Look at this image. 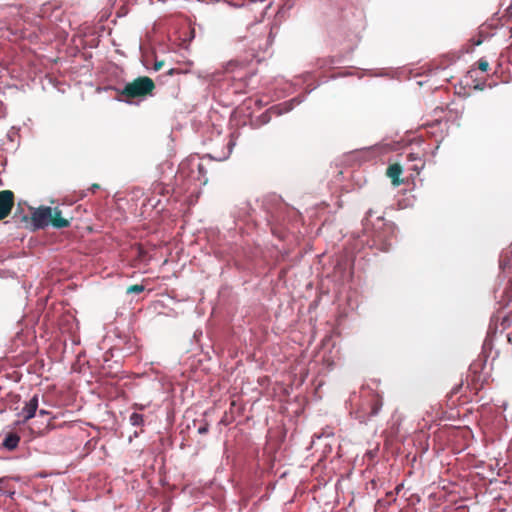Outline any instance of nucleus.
I'll return each instance as SVG.
<instances>
[{
    "label": "nucleus",
    "mask_w": 512,
    "mask_h": 512,
    "mask_svg": "<svg viewBox=\"0 0 512 512\" xmlns=\"http://www.w3.org/2000/svg\"><path fill=\"white\" fill-rule=\"evenodd\" d=\"M155 85L149 77H138L132 82L126 83L121 89V95L124 97L121 101L132 104V98H145L152 94Z\"/></svg>",
    "instance_id": "nucleus-1"
},
{
    "label": "nucleus",
    "mask_w": 512,
    "mask_h": 512,
    "mask_svg": "<svg viewBox=\"0 0 512 512\" xmlns=\"http://www.w3.org/2000/svg\"><path fill=\"white\" fill-rule=\"evenodd\" d=\"M499 305L501 309H509L505 314L499 312L496 319H501V326L504 329L512 324V281L509 280L507 286L501 291Z\"/></svg>",
    "instance_id": "nucleus-2"
},
{
    "label": "nucleus",
    "mask_w": 512,
    "mask_h": 512,
    "mask_svg": "<svg viewBox=\"0 0 512 512\" xmlns=\"http://www.w3.org/2000/svg\"><path fill=\"white\" fill-rule=\"evenodd\" d=\"M52 208L48 206H41L32 212L31 220L35 230L44 229L51 224L52 221Z\"/></svg>",
    "instance_id": "nucleus-3"
},
{
    "label": "nucleus",
    "mask_w": 512,
    "mask_h": 512,
    "mask_svg": "<svg viewBox=\"0 0 512 512\" xmlns=\"http://www.w3.org/2000/svg\"><path fill=\"white\" fill-rule=\"evenodd\" d=\"M305 101V96L303 95H297L293 97L292 99H289L287 101H284L278 105H274L270 107V110L273 114L277 116H281L283 114L289 113L292 111L296 106L300 105Z\"/></svg>",
    "instance_id": "nucleus-4"
},
{
    "label": "nucleus",
    "mask_w": 512,
    "mask_h": 512,
    "mask_svg": "<svg viewBox=\"0 0 512 512\" xmlns=\"http://www.w3.org/2000/svg\"><path fill=\"white\" fill-rule=\"evenodd\" d=\"M14 194L10 190L0 192V220L4 219L13 207Z\"/></svg>",
    "instance_id": "nucleus-5"
},
{
    "label": "nucleus",
    "mask_w": 512,
    "mask_h": 512,
    "mask_svg": "<svg viewBox=\"0 0 512 512\" xmlns=\"http://www.w3.org/2000/svg\"><path fill=\"white\" fill-rule=\"evenodd\" d=\"M38 404L39 398L37 394L33 395L31 399L25 403L24 407L18 414L23 418V422L32 419L36 415Z\"/></svg>",
    "instance_id": "nucleus-6"
},
{
    "label": "nucleus",
    "mask_w": 512,
    "mask_h": 512,
    "mask_svg": "<svg viewBox=\"0 0 512 512\" xmlns=\"http://www.w3.org/2000/svg\"><path fill=\"white\" fill-rule=\"evenodd\" d=\"M372 213L373 211L370 209L367 212V216L362 220L363 230L367 235L373 237L375 242H381L383 240V233L378 230L371 231L374 225L371 224L369 217L372 216Z\"/></svg>",
    "instance_id": "nucleus-7"
},
{
    "label": "nucleus",
    "mask_w": 512,
    "mask_h": 512,
    "mask_svg": "<svg viewBox=\"0 0 512 512\" xmlns=\"http://www.w3.org/2000/svg\"><path fill=\"white\" fill-rule=\"evenodd\" d=\"M51 225L56 229L66 228L70 226V220L62 216V210L59 207L52 208Z\"/></svg>",
    "instance_id": "nucleus-8"
},
{
    "label": "nucleus",
    "mask_w": 512,
    "mask_h": 512,
    "mask_svg": "<svg viewBox=\"0 0 512 512\" xmlns=\"http://www.w3.org/2000/svg\"><path fill=\"white\" fill-rule=\"evenodd\" d=\"M271 114H273V113L269 108L262 114L251 118L249 121V126L252 129H259L260 127L268 124L271 121Z\"/></svg>",
    "instance_id": "nucleus-9"
},
{
    "label": "nucleus",
    "mask_w": 512,
    "mask_h": 512,
    "mask_svg": "<svg viewBox=\"0 0 512 512\" xmlns=\"http://www.w3.org/2000/svg\"><path fill=\"white\" fill-rule=\"evenodd\" d=\"M19 442H20L19 435L17 433L10 432L5 435L3 442H2V446L7 450L12 451L18 447Z\"/></svg>",
    "instance_id": "nucleus-10"
},
{
    "label": "nucleus",
    "mask_w": 512,
    "mask_h": 512,
    "mask_svg": "<svg viewBox=\"0 0 512 512\" xmlns=\"http://www.w3.org/2000/svg\"><path fill=\"white\" fill-rule=\"evenodd\" d=\"M235 143L230 140L228 143H227V150L222 152L220 155H213V154H208L207 156L211 159H214V160H217V161H224L226 159L229 158L231 152H232V149L234 147Z\"/></svg>",
    "instance_id": "nucleus-11"
},
{
    "label": "nucleus",
    "mask_w": 512,
    "mask_h": 512,
    "mask_svg": "<svg viewBox=\"0 0 512 512\" xmlns=\"http://www.w3.org/2000/svg\"><path fill=\"white\" fill-rule=\"evenodd\" d=\"M401 172H402V168L400 165L393 164V165L389 166V168L387 170V174L390 178H392L394 185L399 184L398 177L401 174Z\"/></svg>",
    "instance_id": "nucleus-12"
},
{
    "label": "nucleus",
    "mask_w": 512,
    "mask_h": 512,
    "mask_svg": "<svg viewBox=\"0 0 512 512\" xmlns=\"http://www.w3.org/2000/svg\"><path fill=\"white\" fill-rule=\"evenodd\" d=\"M129 423L134 427H142L144 426V416L143 414L133 412L129 416Z\"/></svg>",
    "instance_id": "nucleus-13"
},
{
    "label": "nucleus",
    "mask_w": 512,
    "mask_h": 512,
    "mask_svg": "<svg viewBox=\"0 0 512 512\" xmlns=\"http://www.w3.org/2000/svg\"><path fill=\"white\" fill-rule=\"evenodd\" d=\"M512 260L508 258V251H503L499 259V267L501 270H505L511 265Z\"/></svg>",
    "instance_id": "nucleus-14"
},
{
    "label": "nucleus",
    "mask_w": 512,
    "mask_h": 512,
    "mask_svg": "<svg viewBox=\"0 0 512 512\" xmlns=\"http://www.w3.org/2000/svg\"><path fill=\"white\" fill-rule=\"evenodd\" d=\"M381 408H382V402L381 401H375L372 404V408H371V411H370L369 415L371 417L377 416L379 414Z\"/></svg>",
    "instance_id": "nucleus-15"
},
{
    "label": "nucleus",
    "mask_w": 512,
    "mask_h": 512,
    "mask_svg": "<svg viewBox=\"0 0 512 512\" xmlns=\"http://www.w3.org/2000/svg\"><path fill=\"white\" fill-rule=\"evenodd\" d=\"M142 291H144L143 285L137 284V285H132L127 288V294H138V293H141Z\"/></svg>",
    "instance_id": "nucleus-16"
},
{
    "label": "nucleus",
    "mask_w": 512,
    "mask_h": 512,
    "mask_svg": "<svg viewBox=\"0 0 512 512\" xmlns=\"http://www.w3.org/2000/svg\"><path fill=\"white\" fill-rule=\"evenodd\" d=\"M501 6H502V7H503V6H506V7H505V11H506L508 14L512 15V0H502V2H501Z\"/></svg>",
    "instance_id": "nucleus-17"
},
{
    "label": "nucleus",
    "mask_w": 512,
    "mask_h": 512,
    "mask_svg": "<svg viewBox=\"0 0 512 512\" xmlns=\"http://www.w3.org/2000/svg\"><path fill=\"white\" fill-rule=\"evenodd\" d=\"M479 69L483 72H486L489 68V63L486 60L480 59L479 60Z\"/></svg>",
    "instance_id": "nucleus-18"
},
{
    "label": "nucleus",
    "mask_w": 512,
    "mask_h": 512,
    "mask_svg": "<svg viewBox=\"0 0 512 512\" xmlns=\"http://www.w3.org/2000/svg\"><path fill=\"white\" fill-rule=\"evenodd\" d=\"M208 431H209V425H208V423H204V424H203V425H201V426L198 428V430H197V432H198L199 434H206V433H208Z\"/></svg>",
    "instance_id": "nucleus-19"
},
{
    "label": "nucleus",
    "mask_w": 512,
    "mask_h": 512,
    "mask_svg": "<svg viewBox=\"0 0 512 512\" xmlns=\"http://www.w3.org/2000/svg\"><path fill=\"white\" fill-rule=\"evenodd\" d=\"M195 166L197 167L199 175L204 177L205 173H206V170H205L204 166L201 163H199V162H197L195 164Z\"/></svg>",
    "instance_id": "nucleus-20"
},
{
    "label": "nucleus",
    "mask_w": 512,
    "mask_h": 512,
    "mask_svg": "<svg viewBox=\"0 0 512 512\" xmlns=\"http://www.w3.org/2000/svg\"><path fill=\"white\" fill-rule=\"evenodd\" d=\"M163 65H164L163 61H159V60L155 59L154 65H153V70L159 71L163 67Z\"/></svg>",
    "instance_id": "nucleus-21"
},
{
    "label": "nucleus",
    "mask_w": 512,
    "mask_h": 512,
    "mask_svg": "<svg viewBox=\"0 0 512 512\" xmlns=\"http://www.w3.org/2000/svg\"><path fill=\"white\" fill-rule=\"evenodd\" d=\"M48 6H49V4H48V3H45V4H43V5L41 6V8H40V10H39V15H40L41 17L46 16V10H47Z\"/></svg>",
    "instance_id": "nucleus-22"
},
{
    "label": "nucleus",
    "mask_w": 512,
    "mask_h": 512,
    "mask_svg": "<svg viewBox=\"0 0 512 512\" xmlns=\"http://www.w3.org/2000/svg\"><path fill=\"white\" fill-rule=\"evenodd\" d=\"M250 48L252 50H255L256 48H261V44H257L256 41L253 39L250 41Z\"/></svg>",
    "instance_id": "nucleus-23"
},
{
    "label": "nucleus",
    "mask_w": 512,
    "mask_h": 512,
    "mask_svg": "<svg viewBox=\"0 0 512 512\" xmlns=\"http://www.w3.org/2000/svg\"><path fill=\"white\" fill-rule=\"evenodd\" d=\"M372 149H373V147L363 148V149L359 150L357 153H359V154H369L372 151Z\"/></svg>",
    "instance_id": "nucleus-24"
},
{
    "label": "nucleus",
    "mask_w": 512,
    "mask_h": 512,
    "mask_svg": "<svg viewBox=\"0 0 512 512\" xmlns=\"http://www.w3.org/2000/svg\"><path fill=\"white\" fill-rule=\"evenodd\" d=\"M423 168H424V163L423 162H421L420 165L416 164V165L412 166V169L417 171V172L421 171Z\"/></svg>",
    "instance_id": "nucleus-25"
},
{
    "label": "nucleus",
    "mask_w": 512,
    "mask_h": 512,
    "mask_svg": "<svg viewBox=\"0 0 512 512\" xmlns=\"http://www.w3.org/2000/svg\"><path fill=\"white\" fill-rule=\"evenodd\" d=\"M494 328H493V319L491 320V323L489 325V328H488V332H487V337H491V334L494 333Z\"/></svg>",
    "instance_id": "nucleus-26"
},
{
    "label": "nucleus",
    "mask_w": 512,
    "mask_h": 512,
    "mask_svg": "<svg viewBox=\"0 0 512 512\" xmlns=\"http://www.w3.org/2000/svg\"><path fill=\"white\" fill-rule=\"evenodd\" d=\"M8 9L10 10V13H11V14H16V13H18V12H19L18 7H17V6H15V5H11V6H9V7H8Z\"/></svg>",
    "instance_id": "nucleus-27"
},
{
    "label": "nucleus",
    "mask_w": 512,
    "mask_h": 512,
    "mask_svg": "<svg viewBox=\"0 0 512 512\" xmlns=\"http://www.w3.org/2000/svg\"><path fill=\"white\" fill-rule=\"evenodd\" d=\"M100 188V186L98 184H93L89 190H91L93 193H95L98 189Z\"/></svg>",
    "instance_id": "nucleus-28"
},
{
    "label": "nucleus",
    "mask_w": 512,
    "mask_h": 512,
    "mask_svg": "<svg viewBox=\"0 0 512 512\" xmlns=\"http://www.w3.org/2000/svg\"><path fill=\"white\" fill-rule=\"evenodd\" d=\"M47 414H49V412H48V411H46V410H44V409H40V410H39V416H45V415H47Z\"/></svg>",
    "instance_id": "nucleus-29"
},
{
    "label": "nucleus",
    "mask_w": 512,
    "mask_h": 512,
    "mask_svg": "<svg viewBox=\"0 0 512 512\" xmlns=\"http://www.w3.org/2000/svg\"><path fill=\"white\" fill-rule=\"evenodd\" d=\"M174 73H176V69H175V68H170V69L167 71V74H168V75H173Z\"/></svg>",
    "instance_id": "nucleus-30"
},
{
    "label": "nucleus",
    "mask_w": 512,
    "mask_h": 512,
    "mask_svg": "<svg viewBox=\"0 0 512 512\" xmlns=\"http://www.w3.org/2000/svg\"><path fill=\"white\" fill-rule=\"evenodd\" d=\"M408 158L410 161H415L418 159L414 154H409Z\"/></svg>",
    "instance_id": "nucleus-31"
},
{
    "label": "nucleus",
    "mask_w": 512,
    "mask_h": 512,
    "mask_svg": "<svg viewBox=\"0 0 512 512\" xmlns=\"http://www.w3.org/2000/svg\"><path fill=\"white\" fill-rule=\"evenodd\" d=\"M507 340L510 344H512V332L507 334Z\"/></svg>",
    "instance_id": "nucleus-32"
},
{
    "label": "nucleus",
    "mask_w": 512,
    "mask_h": 512,
    "mask_svg": "<svg viewBox=\"0 0 512 512\" xmlns=\"http://www.w3.org/2000/svg\"><path fill=\"white\" fill-rule=\"evenodd\" d=\"M377 222L379 225H383V218L381 216L377 217Z\"/></svg>",
    "instance_id": "nucleus-33"
},
{
    "label": "nucleus",
    "mask_w": 512,
    "mask_h": 512,
    "mask_svg": "<svg viewBox=\"0 0 512 512\" xmlns=\"http://www.w3.org/2000/svg\"><path fill=\"white\" fill-rule=\"evenodd\" d=\"M138 436H139V433H138L137 431H135V432H134V434H133V436H130V437H129V442H131V441H132V438H133V437H138Z\"/></svg>",
    "instance_id": "nucleus-34"
},
{
    "label": "nucleus",
    "mask_w": 512,
    "mask_h": 512,
    "mask_svg": "<svg viewBox=\"0 0 512 512\" xmlns=\"http://www.w3.org/2000/svg\"><path fill=\"white\" fill-rule=\"evenodd\" d=\"M270 6V3L265 5L262 9H261V14H263L264 10H266L268 7Z\"/></svg>",
    "instance_id": "nucleus-35"
},
{
    "label": "nucleus",
    "mask_w": 512,
    "mask_h": 512,
    "mask_svg": "<svg viewBox=\"0 0 512 512\" xmlns=\"http://www.w3.org/2000/svg\"><path fill=\"white\" fill-rule=\"evenodd\" d=\"M402 486H403V484L398 485V486L396 487V492H397V493H399V492H400V490H401V487H402Z\"/></svg>",
    "instance_id": "nucleus-36"
},
{
    "label": "nucleus",
    "mask_w": 512,
    "mask_h": 512,
    "mask_svg": "<svg viewBox=\"0 0 512 512\" xmlns=\"http://www.w3.org/2000/svg\"><path fill=\"white\" fill-rule=\"evenodd\" d=\"M135 407L138 408V409H144V406L143 405H138V404H135Z\"/></svg>",
    "instance_id": "nucleus-37"
},
{
    "label": "nucleus",
    "mask_w": 512,
    "mask_h": 512,
    "mask_svg": "<svg viewBox=\"0 0 512 512\" xmlns=\"http://www.w3.org/2000/svg\"><path fill=\"white\" fill-rule=\"evenodd\" d=\"M510 30H511V33H512V27L510 28Z\"/></svg>",
    "instance_id": "nucleus-38"
}]
</instances>
